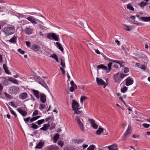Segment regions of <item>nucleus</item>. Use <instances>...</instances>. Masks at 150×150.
<instances>
[{
    "instance_id": "1",
    "label": "nucleus",
    "mask_w": 150,
    "mask_h": 150,
    "mask_svg": "<svg viewBox=\"0 0 150 150\" xmlns=\"http://www.w3.org/2000/svg\"><path fill=\"white\" fill-rule=\"evenodd\" d=\"M47 37L50 40H52V39L56 41H58L59 40V35L54 33H48Z\"/></svg>"
},
{
    "instance_id": "2",
    "label": "nucleus",
    "mask_w": 150,
    "mask_h": 150,
    "mask_svg": "<svg viewBox=\"0 0 150 150\" xmlns=\"http://www.w3.org/2000/svg\"><path fill=\"white\" fill-rule=\"evenodd\" d=\"M76 120L77 121L78 126L80 129L82 131H84V127L83 124L82 123L81 120L83 121L82 119H80L79 117L77 116L76 117Z\"/></svg>"
},
{
    "instance_id": "3",
    "label": "nucleus",
    "mask_w": 150,
    "mask_h": 150,
    "mask_svg": "<svg viewBox=\"0 0 150 150\" xmlns=\"http://www.w3.org/2000/svg\"><path fill=\"white\" fill-rule=\"evenodd\" d=\"M35 79H36V81L38 83L41 84L46 89H47L48 88L47 84L42 79L40 78V76H36Z\"/></svg>"
},
{
    "instance_id": "4",
    "label": "nucleus",
    "mask_w": 150,
    "mask_h": 150,
    "mask_svg": "<svg viewBox=\"0 0 150 150\" xmlns=\"http://www.w3.org/2000/svg\"><path fill=\"white\" fill-rule=\"evenodd\" d=\"M131 131L132 129L131 127H130L129 126V127L127 128V130L124 133L123 136L122 137V140H125L126 139L129 137L131 134Z\"/></svg>"
},
{
    "instance_id": "5",
    "label": "nucleus",
    "mask_w": 150,
    "mask_h": 150,
    "mask_svg": "<svg viewBox=\"0 0 150 150\" xmlns=\"http://www.w3.org/2000/svg\"><path fill=\"white\" fill-rule=\"evenodd\" d=\"M27 19L34 24H36L40 22L38 19L35 18L33 16H31L28 17Z\"/></svg>"
},
{
    "instance_id": "6",
    "label": "nucleus",
    "mask_w": 150,
    "mask_h": 150,
    "mask_svg": "<svg viewBox=\"0 0 150 150\" xmlns=\"http://www.w3.org/2000/svg\"><path fill=\"white\" fill-rule=\"evenodd\" d=\"M19 92V89L18 87L16 86L10 87V93L16 95Z\"/></svg>"
},
{
    "instance_id": "7",
    "label": "nucleus",
    "mask_w": 150,
    "mask_h": 150,
    "mask_svg": "<svg viewBox=\"0 0 150 150\" xmlns=\"http://www.w3.org/2000/svg\"><path fill=\"white\" fill-rule=\"evenodd\" d=\"M88 122L90 123L91 126L94 129H97L98 127V125L95 123V121L93 119H89Z\"/></svg>"
},
{
    "instance_id": "8",
    "label": "nucleus",
    "mask_w": 150,
    "mask_h": 150,
    "mask_svg": "<svg viewBox=\"0 0 150 150\" xmlns=\"http://www.w3.org/2000/svg\"><path fill=\"white\" fill-rule=\"evenodd\" d=\"M31 49L35 52L38 53L40 52L41 48L39 45L36 44H34L32 46Z\"/></svg>"
},
{
    "instance_id": "9",
    "label": "nucleus",
    "mask_w": 150,
    "mask_h": 150,
    "mask_svg": "<svg viewBox=\"0 0 150 150\" xmlns=\"http://www.w3.org/2000/svg\"><path fill=\"white\" fill-rule=\"evenodd\" d=\"M125 82L126 86H128L133 84L134 81L132 78L129 77L125 79Z\"/></svg>"
},
{
    "instance_id": "10",
    "label": "nucleus",
    "mask_w": 150,
    "mask_h": 150,
    "mask_svg": "<svg viewBox=\"0 0 150 150\" xmlns=\"http://www.w3.org/2000/svg\"><path fill=\"white\" fill-rule=\"evenodd\" d=\"M71 107L73 110L79 108V103L75 100H73L71 104Z\"/></svg>"
},
{
    "instance_id": "11",
    "label": "nucleus",
    "mask_w": 150,
    "mask_h": 150,
    "mask_svg": "<svg viewBox=\"0 0 150 150\" xmlns=\"http://www.w3.org/2000/svg\"><path fill=\"white\" fill-rule=\"evenodd\" d=\"M25 33L28 35L31 34L33 31V30L32 28H30V26L27 27L24 30Z\"/></svg>"
},
{
    "instance_id": "12",
    "label": "nucleus",
    "mask_w": 150,
    "mask_h": 150,
    "mask_svg": "<svg viewBox=\"0 0 150 150\" xmlns=\"http://www.w3.org/2000/svg\"><path fill=\"white\" fill-rule=\"evenodd\" d=\"M40 95L41 101L43 103H45L46 100L45 95L42 93H40Z\"/></svg>"
},
{
    "instance_id": "13",
    "label": "nucleus",
    "mask_w": 150,
    "mask_h": 150,
    "mask_svg": "<svg viewBox=\"0 0 150 150\" xmlns=\"http://www.w3.org/2000/svg\"><path fill=\"white\" fill-rule=\"evenodd\" d=\"M108 148L109 150H118L117 146L115 144L109 146Z\"/></svg>"
},
{
    "instance_id": "14",
    "label": "nucleus",
    "mask_w": 150,
    "mask_h": 150,
    "mask_svg": "<svg viewBox=\"0 0 150 150\" xmlns=\"http://www.w3.org/2000/svg\"><path fill=\"white\" fill-rule=\"evenodd\" d=\"M28 97V94L24 92L21 93L19 96L20 99L24 100L26 99Z\"/></svg>"
},
{
    "instance_id": "15",
    "label": "nucleus",
    "mask_w": 150,
    "mask_h": 150,
    "mask_svg": "<svg viewBox=\"0 0 150 150\" xmlns=\"http://www.w3.org/2000/svg\"><path fill=\"white\" fill-rule=\"evenodd\" d=\"M18 111L23 116H25L27 115V112L26 111L21 109L20 108L18 109Z\"/></svg>"
},
{
    "instance_id": "16",
    "label": "nucleus",
    "mask_w": 150,
    "mask_h": 150,
    "mask_svg": "<svg viewBox=\"0 0 150 150\" xmlns=\"http://www.w3.org/2000/svg\"><path fill=\"white\" fill-rule=\"evenodd\" d=\"M96 81L98 85H103L105 84V81L101 79L97 78Z\"/></svg>"
},
{
    "instance_id": "17",
    "label": "nucleus",
    "mask_w": 150,
    "mask_h": 150,
    "mask_svg": "<svg viewBox=\"0 0 150 150\" xmlns=\"http://www.w3.org/2000/svg\"><path fill=\"white\" fill-rule=\"evenodd\" d=\"M47 150H59V148L55 145H52L49 146Z\"/></svg>"
},
{
    "instance_id": "18",
    "label": "nucleus",
    "mask_w": 150,
    "mask_h": 150,
    "mask_svg": "<svg viewBox=\"0 0 150 150\" xmlns=\"http://www.w3.org/2000/svg\"><path fill=\"white\" fill-rule=\"evenodd\" d=\"M101 54L102 55V56L104 57V59L105 60H107L109 62H113L119 63L118 62H117L115 60L111 59L108 58L107 57H106L105 55L103 53H101Z\"/></svg>"
},
{
    "instance_id": "19",
    "label": "nucleus",
    "mask_w": 150,
    "mask_h": 150,
    "mask_svg": "<svg viewBox=\"0 0 150 150\" xmlns=\"http://www.w3.org/2000/svg\"><path fill=\"white\" fill-rule=\"evenodd\" d=\"M44 145V143L40 141L37 144V146L35 147V148L41 149Z\"/></svg>"
},
{
    "instance_id": "20",
    "label": "nucleus",
    "mask_w": 150,
    "mask_h": 150,
    "mask_svg": "<svg viewBox=\"0 0 150 150\" xmlns=\"http://www.w3.org/2000/svg\"><path fill=\"white\" fill-rule=\"evenodd\" d=\"M33 92L34 93V95L37 98H40L39 96V91L36 90H35L34 89L33 90Z\"/></svg>"
},
{
    "instance_id": "21",
    "label": "nucleus",
    "mask_w": 150,
    "mask_h": 150,
    "mask_svg": "<svg viewBox=\"0 0 150 150\" xmlns=\"http://www.w3.org/2000/svg\"><path fill=\"white\" fill-rule=\"evenodd\" d=\"M97 67L98 69H102L105 70H108V68L107 67L105 66L103 64H101L98 65L97 66Z\"/></svg>"
},
{
    "instance_id": "22",
    "label": "nucleus",
    "mask_w": 150,
    "mask_h": 150,
    "mask_svg": "<svg viewBox=\"0 0 150 150\" xmlns=\"http://www.w3.org/2000/svg\"><path fill=\"white\" fill-rule=\"evenodd\" d=\"M80 108H78L77 109H75V110H73L74 111V115L75 114H80L82 112V111L80 110Z\"/></svg>"
},
{
    "instance_id": "23",
    "label": "nucleus",
    "mask_w": 150,
    "mask_h": 150,
    "mask_svg": "<svg viewBox=\"0 0 150 150\" xmlns=\"http://www.w3.org/2000/svg\"><path fill=\"white\" fill-rule=\"evenodd\" d=\"M103 131V128L99 127L98 129L96 132V134L98 135H100L102 132Z\"/></svg>"
},
{
    "instance_id": "24",
    "label": "nucleus",
    "mask_w": 150,
    "mask_h": 150,
    "mask_svg": "<svg viewBox=\"0 0 150 150\" xmlns=\"http://www.w3.org/2000/svg\"><path fill=\"white\" fill-rule=\"evenodd\" d=\"M15 32L14 27L10 25V35L13 34Z\"/></svg>"
},
{
    "instance_id": "25",
    "label": "nucleus",
    "mask_w": 150,
    "mask_h": 150,
    "mask_svg": "<svg viewBox=\"0 0 150 150\" xmlns=\"http://www.w3.org/2000/svg\"><path fill=\"white\" fill-rule=\"evenodd\" d=\"M9 28H4L3 29V31H4L6 35L7 36L9 35Z\"/></svg>"
},
{
    "instance_id": "26",
    "label": "nucleus",
    "mask_w": 150,
    "mask_h": 150,
    "mask_svg": "<svg viewBox=\"0 0 150 150\" xmlns=\"http://www.w3.org/2000/svg\"><path fill=\"white\" fill-rule=\"evenodd\" d=\"M3 67L5 72L7 74H9V71L6 65L5 64H4L3 65Z\"/></svg>"
},
{
    "instance_id": "27",
    "label": "nucleus",
    "mask_w": 150,
    "mask_h": 150,
    "mask_svg": "<svg viewBox=\"0 0 150 150\" xmlns=\"http://www.w3.org/2000/svg\"><path fill=\"white\" fill-rule=\"evenodd\" d=\"M59 134L57 133L56 134H55L54 136L53 137V140L54 141V143H56L57 140L59 139Z\"/></svg>"
},
{
    "instance_id": "28",
    "label": "nucleus",
    "mask_w": 150,
    "mask_h": 150,
    "mask_svg": "<svg viewBox=\"0 0 150 150\" xmlns=\"http://www.w3.org/2000/svg\"><path fill=\"white\" fill-rule=\"evenodd\" d=\"M17 38V37L16 36H14L13 38H11L10 39V42L13 43H16V42Z\"/></svg>"
},
{
    "instance_id": "29",
    "label": "nucleus",
    "mask_w": 150,
    "mask_h": 150,
    "mask_svg": "<svg viewBox=\"0 0 150 150\" xmlns=\"http://www.w3.org/2000/svg\"><path fill=\"white\" fill-rule=\"evenodd\" d=\"M56 44L57 45L58 48L62 52L64 51V49L62 45L58 42H56Z\"/></svg>"
},
{
    "instance_id": "30",
    "label": "nucleus",
    "mask_w": 150,
    "mask_h": 150,
    "mask_svg": "<svg viewBox=\"0 0 150 150\" xmlns=\"http://www.w3.org/2000/svg\"><path fill=\"white\" fill-rule=\"evenodd\" d=\"M123 28L125 30L129 31H130L132 29L131 27L129 26L126 25H123Z\"/></svg>"
},
{
    "instance_id": "31",
    "label": "nucleus",
    "mask_w": 150,
    "mask_h": 150,
    "mask_svg": "<svg viewBox=\"0 0 150 150\" xmlns=\"http://www.w3.org/2000/svg\"><path fill=\"white\" fill-rule=\"evenodd\" d=\"M118 74H119V73H118L115 74H114V80H115V81L116 82L120 81L119 78L118 76Z\"/></svg>"
},
{
    "instance_id": "32",
    "label": "nucleus",
    "mask_w": 150,
    "mask_h": 150,
    "mask_svg": "<svg viewBox=\"0 0 150 150\" xmlns=\"http://www.w3.org/2000/svg\"><path fill=\"white\" fill-rule=\"evenodd\" d=\"M45 121V120L44 119L40 120L35 122V123H36L39 125H40L42 124H43Z\"/></svg>"
},
{
    "instance_id": "33",
    "label": "nucleus",
    "mask_w": 150,
    "mask_h": 150,
    "mask_svg": "<svg viewBox=\"0 0 150 150\" xmlns=\"http://www.w3.org/2000/svg\"><path fill=\"white\" fill-rule=\"evenodd\" d=\"M30 125H31V126H30V127L34 129H37L39 127L34 123H33Z\"/></svg>"
},
{
    "instance_id": "34",
    "label": "nucleus",
    "mask_w": 150,
    "mask_h": 150,
    "mask_svg": "<svg viewBox=\"0 0 150 150\" xmlns=\"http://www.w3.org/2000/svg\"><path fill=\"white\" fill-rule=\"evenodd\" d=\"M10 82H12L14 84H18L17 81L12 77H10Z\"/></svg>"
},
{
    "instance_id": "35",
    "label": "nucleus",
    "mask_w": 150,
    "mask_h": 150,
    "mask_svg": "<svg viewBox=\"0 0 150 150\" xmlns=\"http://www.w3.org/2000/svg\"><path fill=\"white\" fill-rule=\"evenodd\" d=\"M24 120L25 122V123L27 124L28 127H30V125L28 124V122L29 121L30 122V117H28L26 118H24Z\"/></svg>"
},
{
    "instance_id": "36",
    "label": "nucleus",
    "mask_w": 150,
    "mask_h": 150,
    "mask_svg": "<svg viewBox=\"0 0 150 150\" xmlns=\"http://www.w3.org/2000/svg\"><path fill=\"white\" fill-rule=\"evenodd\" d=\"M50 57L54 58L57 62H59L58 57L56 54H54L52 55H51Z\"/></svg>"
},
{
    "instance_id": "37",
    "label": "nucleus",
    "mask_w": 150,
    "mask_h": 150,
    "mask_svg": "<svg viewBox=\"0 0 150 150\" xmlns=\"http://www.w3.org/2000/svg\"><path fill=\"white\" fill-rule=\"evenodd\" d=\"M96 148V146L94 145H90L87 149V150H94Z\"/></svg>"
},
{
    "instance_id": "38",
    "label": "nucleus",
    "mask_w": 150,
    "mask_h": 150,
    "mask_svg": "<svg viewBox=\"0 0 150 150\" xmlns=\"http://www.w3.org/2000/svg\"><path fill=\"white\" fill-rule=\"evenodd\" d=\"M75 142L77 144H80L82 143L83 141V139H76L74 140Z\"/></svg>"
},
{
    "instance_id": "39",
    "label": "nucleus",
    "mask_w": 150,
    "mask_h": 150,
    "mask_svg": "<svg viewBox=\"0 0 150 150\" xmlns=\"http://www.w3.org/2000/svg\"><path fill=\"white\" fill-rule=\"evenodd\" d=\"M112 62H110L108 64V71H107L108 73L111 70Z\"/></svg>"
},
{
    "instance_id": "40",
    "label": "nucleus",
    "mask_w": 150,
    "mask_h": 150,
    "mask_svg": "<svg viewBox=\"0 0 150 150\" xmlns=\"http://www.w3.org/2000/svg\"><path fill=\"white\" fill-rule=\"evenodd\" d=\"M127 88L125 86H124L121 89V91L123 93H125L127 90Z\"/></svg>"
},
{
    "instance_id": "41",
    "label": "nucleus",
    "mask_w": 150,
    "mask_h": 150,
    "mask_svg": "<svg viewBox=\"0 0 150 150\" xmlns=\"http://www.w3.org/2000/svg\"><path fill=\"white\" fill-rule=\"evenodd\" d=\"M88 99V98L85 96H82L80 98L81 102L82 104L83 101Z\"/></svg>"
},
{
    "instance_id": "42",
    "label": "nucleus",
    "mask_w": 150,
    "mask_h": 150,
    "mask_svg": "<svg viewBox=\"0 0 150 150\" xmlns=\"http://www.w3.org/2000/svg\"><path fill=\"white\" fill-rule=\"evenodd\" d=\"M140 19L142 20V21L145 22L148 21V17H142L140 18Z\"/></svg>"
},
{
    "instance_id": "43",
    "label": "nucleus",
    "mask_w": 150,
    "mask_h": 150,
    "mask_svg": "<svg viewBox=\"0 0 150 150\" xmlns=\"http://www.w3.org/2000/svg\"><path fill=\"white\" fill-rule=\"evenodd\" d=\"M127 74H124L122 73L120 74L119 77L120 78L123 79L124 77H125L127 76Z\"/></svg>"
},
{
    "instance_id": "44",
    "label": "nucleus",
    "mask_w": 150,
    "mask_h": 150,
    "mask_svg": "<svg viewBox=\"0 0 150 150\" xmlns=\"http://www.w3.org/2000/svg\"><path fill=\"white\" fill-rule=\"evenodd\" d=\"M127 9L133 11L134 10V8L130 4H128L127 6Z\"/></svg>"
},
{
    "instance_id": "45",
    "label": "nucleus",
    "mask_w": 150,
    "mask_h": 150,
    "mask_svg": "<svg viewBox=\"0 0 150 150\" xmlns=\"http://www.w3.org/2000/svg\"><path fill=\"white\" fill-rule=\"evenodd\" d=\"M147 3L144 2L143 1H142L140 4L139 6L141 7H144L145 6L148 4Z\"/></svg>"
},
{
    "instance_id": "46",
    "label": "nucleus",
    "mask_w": 150,
    "mask_h": 150,
    "mask_svg": "<svg viewBox=\"0 0 150 150\" xmlns=\"http://www.w3.org/2000/svg\"><path fill=\"white\" fill-rule=\"evenodd\" d=\"M46 106L44 104H40V107L39 108V109L40 110H42L45 108Z\"/></svg>"
},
{
    "instance_id": "47",
    "label": "nucleus",
    "mask_w": 150,
    "mask_h": 150,
    "mask_svg": "<svg viewBox=\"0 0 150 150\" xmlns=\"http://www.w3.org/2000/svg\"><path fill=\"white\" fill-rule=\"evenodd\" d=\"M61 65L63 67H65V63L64 62L62 58H61Z\"/></svg>"
},
{
    "instance_id": "48",
    "label": "nucleus",
    "mask_w": 150,
    "mask_h": 150,
    "mask_svg": "<svg viewBox=\"0 0 150 150\" xmlns=\"http://www.w3.org/2000/svg\"><path fill=\"white\" fill-rule=\"evenodd\" d=\"M10 111L11 113L15 117H16L17 116V114L13 110H11V109L10 107Z\"/></svg>"
},
{
    "instance_id": "49",
    "label": "nucleus",
    "mask_w": 150,
    "mask_h": 150,
    "mask_svg": "<svg viewBox=\"0 0 150 150\" xmlns=\"http://www.w3.org/2000/svg\"><path fill=\"white\" fill-rule=\"evenodd\" d=\"M70 84L72 86H73L75 88H77V86L76 84L74 83V82L73 81H71Z\"/></svg>"
},
{
    "instance_id": "50",
    "label": "nucleus",
    "mask_w": 150,
    "mask_h": 150,
    "mask_svg": "<svg viewBox=\"0 0 150 150\" xmlns=\"http://www.w3.org/2000/svg\"><path fill=\"white\" fill-rule=\"evenodd\" d=\"M38 114V110H35L34 111L33 114L32 116H36Z\"/></svg>"
},
{
    "instance_id": "51",
    "label": "nucleus",
    "mask_w": 150,
    "mask_h": 150,
    "mask_svg": "<svg viewBox=\"0 0 150 150\" xmlns=\"http://www.w3.org/2000/svg\"><path fill=\"white\" fill-rule=\"evenodd\" d=\"M18 51L22 54H24L25 53V51L23 50H22L21 49H18Z\"/></svg>"
},
{
    "instance_id": "52",
    "label": "nucleus",
    "mask_w": 150,
    "mask_h": 150,
    "mask_svg": "<svg viewBox=\"0 0 150 150\" xmlns=\"http://www.w3.org/2000/svg\"><path fill=\"white\" fill-rule=\"evenodd\" d=\"M142 125L144 127L146 128H148L150 126V125L149 124L146 123L143 124Z\"/></svg>"
},
{
    "instance_id": "53",
    "label": "nucleus",
    "mask_w": 150,
    "mask_h": 150,
    "mask_svg": "<svg viewBox=\"0 0 150 150\" xmlns=\"http://www.w3.org/2000/svg\"><path fill=\"white\" fill-rule=\"evenodd\" d=\"M58 144L61 146H63L64 143V142L62 141H59L58 142Z\"/></svg>"
},
{
    "instance_id": "54",
    "label": "nucleus",
    "mask_w": 150,
    "mask_h": 150,
    "mask_svg": "<svg viewBox=\"0 0 150 150\" xmlns=\"http://www.w3.org/2000/svg\"><path fill=\"white\" fill-rule=\"evenodd\" d=\"M119 99L121 100L122 101L123 103L126 106H127V105H126V103H125V101L123 100V98H122V96H121L119 98Z\"/></svg>"
},
{
    "instance_id": "55",
    "label": "nucleus",
    "mask_w": 150,
    "mask_h": 150,
    "mask_svg": "<svg viewBox=\"0 0 150 150\" xmlns=\"http://www.w3.org/2000/svg\"><path fill=\"white\" fill-rule=\"evenodd\" d=\"M47 127H44L43 126L42 127L40 128V130H43L44 131H46L48 130Z\"/></svg>"
},
{
    "instance_id": "56",
    "label": "nucleus",
    "mask_w": 150,
    "mask_h": 150,
    "mask_svg": "<svg viewBox=\"0 0 150 150\" xmlns=\"http://www.w3.org/2000/svg\"><path fill=\"white\" fill-rule=\"evenodd\" d=\"M129 71V69L128 67H125L124 70V72L125 73H127Z\"/></svg>"
},
{
    "instance_id": "57",
    "label": "nucleus",
    "mask_w": 150,
    "mask_h": 150,
    "mask_svg": "<svg viewBox=\"0 0 150 150\" xmlns=\"http://www.w3.org/2000/svg\"><path fill=\"white\" fill-rule=\"evenodd\" d=\"M74 88H75L73 86H71L69 89L70 91L71 92H73L75 91Z\"/></svg>"
},
{
    "instance_id": "58",
    "label": "nucleus",
    "mask_w": 150,
    "mask_h": 150,
    "mask_svg": "<svg viewBox=\"0 0 150 150\" xmlns=\"http://www.w3.org/2000/svg\"><path fill=\"white\" fill-rule=\"evenodd\" d=\"M140 68L141 69L144 70L146 69V66L144 65H142Z\"/></svg>"
},
{
    "instance_id": "59",
    "label": "nucleus",
    "mask_w": 150,
    "mask_h": 150,
    "mask_svg": "<svg viewBox=\"0 0 150 150\" xmlns=\"http://www.w3.org/2000/svg\"><path fill=\"white\" fill-rule=\"evenodd\" d=\"M30 122H31L36 120L34 117H30Z\"/></svg>"
},
{
    "instance_id": "60",
    "label": "nucleus",
    "mask_w": 150,
    "mask_h": 150,
    "mask_svg": "<svg viewBox=\"0 0 150 150\" xmlns=\"http://www.w3.org/2000/svg\"><path fill=\"white\" fill-rule=\"evenodd\" d=\"M27 46L28 47H30V45L31 44V42L29 41H26L25 42Z\"/></svg>"
},
{
    "instance_id": "61",
    "label": "nucleus",
    "mask_w": 150,
    "mask_h": 150,
    "mask_svg": "<svg viewBox=\"0 0 150 150\" xmlns=\"http://www.w3.org/2000/svg\"><path fill=\"white\" fill-rule=\"evenodd\" d=\"M60 69L61 70V71L62 72V73H63V74L65 75V70H64V68H62V67H60Z\"/></svg>"
},
{
    "instance_id": "62",
    "label": "nucleus",
    "mask_w": 150,
    "mask_h": 150,
    "mask_svg": "<svg viewBox=\"0 0 150 150\" xmlns=\"http://www.w3.org/2000/svg\"><path fill=\"white\" fill-rule=\"evenodd\" d=\"M10 103L11 104V105L12 106H13L14 107H16L17 106H16V105L15 104L14 102H10Z\"/></svg>"
},
{
    "instance_id": "63",
    "label": "nucleus",
    "mask_w": 150,
    "mask_h": 150,
    "mask_svg": "<svg viewBox=\"0 0 150 150\" xmlns=\"http://www.w3.org/2000/svg\"><path fill=\"white\" fill-rule=\"evenodd\" d=\"M51 118V116H48L47 118H45V120L46 122H48L49 120Z\"/></svg>"
},
{
    "instance_id": "64",
    "label": "nucleus",
    "mask_w": 150,
    "mask_h": 150,
    "mask_svg": "<svg viewBox=\"0 0 150 150\" xmlns=\"http://www.w3.org/2000/svg\"><path fill=\"white\" fill-rule=\"evenodd\" d=\"M133 24H136V25H139L141 24H140V23H138L136 21H134V22Z\"/></svg>"
}]
</instances>
